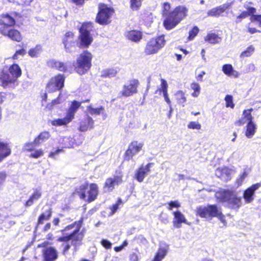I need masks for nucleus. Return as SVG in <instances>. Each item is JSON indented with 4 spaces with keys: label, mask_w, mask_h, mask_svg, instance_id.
Segmentation results:
<instances>
[{
    "label": "nucleus",
    "mask_w": 261,
    "mask_h": 261,
    "mask_svg": "<svg viewBox=\"0 0 261 261\" xmlns=\"http://www.w3.org/2000/svg\"><path fill=\"white\" fill-rule=\"evenodd\" d=\"M166 42L164 35L153 37L147 42L144 53L147 55L156 54L164 47Z\"/></svg>",
    "instance_id": "obj_6"
},
{
    "label": "nucleus",
    "mask_w": 261,
    "mask_h": 261,
    "mask_svg": "<svg viewBox=\"0 0 261 261\" xmlns=\"http://www.w3.org/2000/svg\"><path fill=\"white\" fill-rule=\"evenodd\" d=\"M0 32L5 36H8L10 39L17 42H20L22 40L20 33L17 30L13 29L8 27H1Z\"/></svg>",
    "instance_id": "obj_14"
},
{
    "label": "nucleus",
    "mask_w": 261,
    "mask_h": 261,
    "mask_svg": "<svg viewBox=\"0 0 261 261\" xmlns=\"http://www.w3.org/2000/svg\"><path fill=\"white\" fill-rule=\"evenodd\" d=\"M252 111V109H251L248 110H245L243 111V116H244L245 118L246 119V121H247V123L253 122V117L251 114V112Z\"/></svg>",
    "instance_id": "obj_45"
},
{
    "label": "nucleus",
    "mask_w": 261,
    "mask_h": 261,
    "mask_svg": "<svg viewBox=\"0 0 261 261\" xmlns=\"http://www.w3.org/2000/svg\"><path fill=\"white\" fill-rule=\"evenodd\" d=\"M83 218L67 226L64 229L62 230L63 236L58 238L59 242H67L70 240L72 241V244L76 247L79 246L83 238V234L79 231L82 226Z\"/></svg>",
    "instance_id": "obj_1"
},
{
    "label": "nucleus",
    "mask_w": 261,
    "mask_h": 261,
    "mask_svg": "<svg viewBox=\"0 0 261 261\" xmlns=\"http://www.w3.org/2000/svg\"><path fill=\"white\" fill-rule=\"evenodd\" d=\"M139 85V82L136 80L129 81L125 84L119 93L122 96L128 97L137 92V88Z\"/></svg>",
    "instance_id": "obj_13"
},
{
    "label": "nucleus",
    "mask_w": 261,
    "mask_h": 261,
    "mask_svg": "<svg viewBox=\"0 0 261 261\" xmlns=\"http://www.w3.org/2000/svg\"><path fill=\"white\" fill-rule=\"evenodd\" d=\"M161 88L159 89L160 91L162 92L163 93H165V92H168V84L166 81L163 79H161Z\"/></svg>",
    "instance_id": "obj_49"
},
{
    "label": "nucleus",
    "mask_w": 261,
    "mask_h": 261,
    "mask_svg": "<svg viewBox=\"0 0 261 261\" xmlns=\"http://www.w3.org/2000/svg\"><path fill=\"white\" fill-rule=\"evenodd\" d=\"M199 29L197 27H194L191 31L189 32V39L192 40L198 33Z\"/></svg>",
    "instance_id": "obj_51"
},
{
    "label": "nucleus",
    "mask_w": 261,
    "mask_h": 261,
    "mask_svg": "<svg viewBox=\"0 0 261 261\" xmlns=\"http://www.w3.org/2000/svg\"><path fill=\"white\" fill-rule=\"evenodd\" d=\"M233 69V67L231 64H225L222 67V71L224 74L229 76Z\"/></svg>",
    "instance_id": "obj_46"
},
{
    "label": "nucleus",
    "mask_w": 261,
    "mask_h": 261,
    "mask_svg": "<svg viewBox=\"0 0 261 261\" xmlns=\"http://www.w3.org/2000/svg\"><path fill=\"white\" fill-rule=\"evenodd\" d=\"M81 106V103L77 101H73L67 111L66 116L64 118L54 120L51 124L55 126L66 125L72 121L74 117V114Z\"/></svg>",
    "instance_id": "obj_9"
},
{
    "label": "nucleus",
    "mask_w": 261,
    "mask_h": 261,
    "mask_svg": "<svg viewBox=\"0 0 261 261\" xmlns=\"http://www.w3.org/2000/svg\"><path fill=\"white\" fill-rule=\"evenodd\" d=\"M42 195V192L40 189H36L32 195L31 196L29 200L26 201L25 205V206H30L35 201L38 200Z\"/></svg>",
    "instance_id": "obj_26"
},
{
    "label": "nucleus",
    "mask_w": 261,
    "mask_h": 261,
    "mask_svg": "<svg viewBox=\"0 0 261 261\" xmlns=\"http://www.w3.org/2000/svg\"><path fill=\"white\" fill-rule=\"evenodd\" d=\"M50 135L48 132H43L41 133L34 140L36 145H39V144L45 142L48 140Z\"/></svg>",
    "instance_id": "obj_28"
},
{
    "label": "nucleus",
    "mask_w": 261,
    "mask_h": 261,
    "mask_svg": "<svg viewBox=\"0 0 261 261\" xmlns=\"http://www.w3.org/2000/svg\"><path fill=\"white\" fill-rule=\"evenodd\" d=\"M130 261H138V256L136 253H132L129 255Z\"/></svg>",
    "instance_id": "obj_64"
},
{
    "label": "nucleus",
    "mask_w": 261,
    "mask_h": 261,
    "mask_svg": "<svg viewBox=\"0 0 261 261\" xmlns=\"http://www.w3.org/2000/svg\"><path fill=\"white\" fill-rule=\"evenodd\" d=\"M256 129V125L253 122L248 123L245 133L246 136L248 138H252L255 133Z\"/></svg>",
    "instance_id": "obj_32"
},
{
    "label": "nucleus",
    "mask_w": 261,
    "mask_h": 261,
    "mask_svg": "<svg viewBox=\"0 0 261 261\" xmlns=\"http://www.w3.org/2000/svg\"><path fill=\"white\" fill-rule=\"evenodd\" d=\"M41 50V46L40 45H37L35 47L30 49L29 51V55L31 57H36L40 54Z\"/></svg>",
    "instance_id": "obj_37"
},
{
    "label": "nucleus",
    "mask_w": 261,
    "mask_h": 261,
    "mask_svg": "<svg viewBox=\"0 0 261 261\" xmlns=\"http://www.w3.org/2000/svg\"><path fill=\"white\" fill-rule=\"evenodd\" d=\"M248 12L243 11L239 16L237 17V22L238 23L241 21L242 19L245 18L248 16Z\"/></svg>",
    "instance_id": "obj_59"
},
{
    "label": "nucleus",
    "mask_w": 261,
    "mask_h": 261,
    "mask_svg": "<svg viewBox=\"0 0 261 261\" xmlns=\"http://www.w3.org/2000/svg\"><path fill=\"white\" fill-rule=\"evenodd\" d=\"M98 187L95 184H91L90 185V190L88 192V201L91 202L95 199L98 195Z\"/></svg>",
    "instance_id": "obj_27"
},
{
    "label": "nucleus",
    "mask_w": 261,
    "mask_h": 261,
    "mask_svg": "<svg viewBox=\"0 0 261 261\" xmlns=\"http://www.w3.org/2000/svg\"><path fill=\"white\" fill-rule=\"evenodd\" d=\"M44 261H55L58 257L57 250L53 247H48L43 251Z\"/></svg>",
    "instance_id": "obj_19"
},
{
    "label": "nucleus",
    "mask_w": 261,
    "mask_h": 261,
    "mask_svg": "<svg viewBox=\"0 0 261 261\" xmlns=\"http://www.w3.org/2000/svg\"><path fill=\"white\" fill-rule=\"evenodd\" d=\"M260 183H256L252 185L244 191L243 198H244L246 203H249L253 200L254 193L260 187Z\"/></svg>",
    "instance_id": "obj_15"
},
{
    "label": "nucleus",
    "mask_w": 261,
    "mask_h": 261,
    "mask_svg": "<svg viewBox=\"0 0 261 261\" xmlns=\"http://www.w3.org/2000/svg\"><path fill=\"white\" fill-rule=\"evenodd\" d=\"M92 59V54L88 51H85L80 54L74 65L76 71L81 75L86 73L91 67Z\"/></svg>",
    "instance_id": "obj_5"
},
{
    "label": "nucleus",
    "mask_w": 261,
    "mask_h": 261,
    "mask_svg": "<svg viewBox=\"0 0 261 261\" xmlns=\"http://www.w3.org/2000/svg\"><path fill=\"white\" fill-rule=\"evenodd\" d=\"M75 42V39L74 38V34L71 32H68L65 34V37L63 38V43L64 45L66 44V43H73Z\"/></svg>",
    "instance_id": "obj_41"
},
{
    "label": "nucleus",
    "mask_w": 261,
    "mask_h": 261,
    "mask_svg": "<svg viewBox=\"0 0 261 261\" xmlns=\"http://www.w3.org/2000/svg\"><path fill=\"white\" fill-rule=\"evenodd\" d=\"M126 37L132 41L138 42L142 38V33L137 30H132L126 33Z\"/></svg>",
    "instance_id": "obj_24"
},
{
    "label": "nucleus",
    "mask_w": 261,
    "mask_h": 261,
    "mask_svg": "<svg viewBox=\"0 0 261 261\" xmlns=\"http://www.w3.org/2000/svg\"><path fill=\"white\" fill-rule=\"evenodd\" d=\"M225 100L226 101V107H230L233 108L234 106L233 101H232V97L231 95H227L225 96Z\"/></svg>",
    "instance_id": "obj_50"
},
{
    "label": "nucleus",
    "mask_w": 261,
    "mask_h": 261,
    "mask_svg": "<svg viewBox=\"0 0 261 261\" xmlns=\"http://www.w3.org/2000/svg\"><path fill=\"white\" fill-rule=\"evenodd\" d=\"M121 203H122V200L120 198L118 199L117 203H115V204H114L111 208V215H113L116 212V211L119 208V206L120 204H121Z\"/></svg>",
    "instance_id": "obj_52"
},
{
    "label": "nucleus",
    "mask_w": 261,
    "mask_h": 261,
    "mask_svg": "<svg viewBox=\"0 0 261 261\" xmlns=\"http://www.w3.org/2000/svg\"><path fill=\"white\" fill-rule=\"evenodd\" d=\"M94 127V120L92 117L86 115L83 117L79 122V130L80 132H86L89 129H92Z\"/></svg>",
    "instance_id": "obj_17"
},
{
    "label": "nucleus",
    "mask_w": 261,
    "mask_h": 261,
    "mask_svg": "<svg viewBox=\"0 0 261 261\" xmlns=\"http://www.w3.org/2000/svg\"><path fill=\"white\" fill-rule=\"evenodd\" d=\"M88 183H85L79 188L76 189V192L81 199H85L86 197V191L88 188Z\"/></svg>",
    "instance_id": "obj_35"
},
{
    "label": "nucleus",
    "mask_w": 261,
    "mask_h": 261,
    "mask_svg": "<svg viewBox=\"0 0 261 261\" xmlns=\"http://www.w3.org/2000/svg\"><path fill=\"white\" fill-rule=\"evenodd\" d=\"M188 9L185 6H178L175 7L163 22L166 30H170L175 28L187 15Z\"/></svg>",
    "instance_id": "obj_4"
},
{
    "label": "nucleus",
    "mask_w": 261,
    "mask_h": 261,
    "mask_svg": "<svg viewBox=\"0 0 261 261\" xmlns=\"http://www.w3.org/2000/svg\"><path fill=\"white\" fill-rule=\"evenodd\" d=\"M143 0H129L130 8L133 11H138L140 8Z\"/></svg>",
    "instance_id": "obj_39"
},
{
    "label": "nucleus",
    "mask_w": 261,
    "mask_h": 261,
    "mask_svg": "<svg viewBox=\"0 0 261 261\" xmlns=\"http://www.w3.org/2000/svg\"><path fill=\"white\" fill-rule=\"evenodd\" d=\"M153 164L149 163L145 166L142 165L136 171L135 178L137 180L140 182L143 181L145 177L149 173L150 171V168Z\"/></svg>",
    "instance_id": "obj_16"
},
{
    "label": "nucleus",
    "mask_w": 261,
    "mask_h": 261,
    "mask_svg": "<svg viewBox=\"0 0 261 261\" xmlns=\"http://www.w3.org/2000/svg\"><path fill=\"white\" fill-rule=\"evenodd\" d=\"M62 151H63L62 149H59V148L57 149V150H55L54 151L50 152L49 154V157L53 158V159H55L56 156Z\"/></svg>",
    "instance_id": "obj_58"
},
{
    "label": "nucleus",
    "mask_w": 261,
    "mask_h": 261,
    "mask_svg": "<svg viewBox=\"0 0 261 261\" xmlns=\"http://www.w3.org/2000/svg\"><path fill=\"white\" fill-rule=\"evenodd\" d=\"M50 64L52 66L55 67L57 69L60 71L66 72L67 71V67L66 64L58 61L53 60L50 61Z\"/></svg>",
    "instance_id": "obj_33"
},
{
    "label": "nucleus",
    "mask_w": 261,
    "mask_h": 261,
    "mask_svg": "<svg viewBox=\"0 0 261 261\" xmlns=\"http://www.w3.org/2000/svg\"><path fill=\"white\" fill-rule=\"evenodd\" d=\"M65 49L67 53H73L76 51V47L75 45V42L73 43H66L64 45Z\"/></svg>",
    "instance_id": "obj_43"
},
{
    "label": "nucleus",
    "mask_w": 261,
    "mask_h": 261,
    "mask_svg": "<svg viewBox=\"0 0 261 261\" xmlns=\"http://www.w3.org/2000/svg\"><path fill=\"white\" fill-rule=\"evenodd\" d=\"M232 170L228 167L218 168L216 170V175L221 180L227 181L231 178Z\"/></svg>",
    "instance_id": "obj_21"
},
{
    "label": "nucleus",
    "mask_w": 261,
    "mask_h": 261,
    "mask_svg": "<svg viewBox=\"0 0 261 261\" xmlns=\"http://www.w3.org/2000/svg\"><path fill=\"white\" fill-rule=\"evenodd\" d=\"M59 103H60L59 97H58L57 99L53 100L51 103L48 104L47 106V108L48 109L50 110V109H53V106H54L55 105H57Z\"/></svg>",
    "instance_id": "obj_60"
},
{
    "label": "nucleus",
    "mask_w": 261,
    "mask_h": 261,
    "mask_svg": "<svg viewBox=\"0 0 261 261\" xmlns=\"http://www.w3.org/2000/svg\"><path fill=\"white\" fill-rule=\"evenodd\" d=\"M162 8L163 16L165 17V18H167L170 13V12H169L171 8V5L170 3L168 2L163 3L162 5Z\"/></svg>",
    "instance_id": "obj_36"
},
{
    "label": "nucleus",
    "mask_w": 261,
    "mask_h": 261,
    "mask_svg": "<svg viewBox=\"0 0 261 261\" xmlns=\"http://www.w3.org/2000/svg\"><path fill=\"white\" fill-rule=\"evenodd\" d=\"M0 24L2 27H8L11 28L15 24V19L8 14H3L0 20Z\"/></svg>",
    "instance_id": "obj_25"
},
{
    "label": "nucleus",
    "mask_w": 261,
    "mask_h": 261,
    "mask_svg": "<svg viewBox=\"0 0 261 261\" xmlns=\"http://www.w3.org/2000/svg\"><path fill=\"white\" fill-rule=\"evenodd\" d=\"M174 218L173 219V225L176 228L181 227V224L185 223L190 225V223L187 221L184 215L180 211H176L173 212Z\"/></svg>",
    "instance_id": "obj_18"
},
{
    "label": "nucleus",
    "mask_w": 261,
    "mask_h": 261,
    "mask_svg": "<svg viewBox=\"0 0 261 261\" xmlns=\"http://www.w3.org/2000/svg\"><path fill=\"white\" fill-rule=\"evenodd\" d=\"M254 47L252 45H250L241 53L240 57L241 58L250 57L254 51Z\"/></svg>",
    "instance_id": "obj_42"
},
{
    "label": "nucleus",
    "mask_w": 261,
    "mask_h": 261,
    "mask_svg": "<svg viewBox=\"0 0 261 261\" xmlns=\"http://www.w3.org/2000/svg\"><path fill=\"white\" fill-rule=\"evenodd\" d=\"M21 75V69L17 64H13L8 69H3L0 72V82L4 88H14L18 85L17 79Z\"/></svg>",
    "instance_id": "obj_2"
},
{
    "label": "nucleus",
    "mask_w": 261,
    "mask_h": 261,
    "mask_svg": "<svg viewBox=\"0 0 261 261\" xmlns=\"http://www.w3.org/2000/svg\"><path fill=\"white\" fill-rule=\"evenodd\" d=\"M247 173L246 171H244L243 173L240 175L239 177L237 180V183L238 186L242 185L244 180L247 177Z\"/></svg>",
    "instance_id": "obj_53"
},
{
    "label": "nucleus",
    "mask_w": 261,
    "mask_h": 261,
    "mask_svg": "<svg viewBox=\"0 0 261 261\" xmlns=\"http://www.w3.org/2000/svg\"><path fill=\"white\" fill-rule=\"evenodd\" d=\"M255 66L253 63H250L248 64L246 68V72H252L254 71L255 70Z\"/></svg>",
    "instance_id": "obj_61"
},
{
    "label": "nucleus",
    "mask_w": 261,
    "mask_h": 261,
    "mask_svg": "<svg viewBox=\"0 0 261 261\" xmlns=\"http://www.w3.org/2000/svg\"><path fill=\"white\" fill-rule=\"evenodd\" d=\"M44 154L43 151L41 149H37L30 154V157L33 158H38L42 156Z\"/></svg>",
    "instance_id": "obj_48"
},
{
    "label": "nucleus",
    "mask_w": 261,
    "mask_h": 261,
    "mask_svg": "<svg viewBox=\"0 0 261 261\" xmlns=\"http://www.w3.org/2000/svg\"><path fill=\"white\" fill-rule=\"evenodd\" d=\"M168 250L167 246L160 247L154 258V261H161L166 256Z\"/></svg>",
    "instance_id": "obj_29"
},
{
    "label": "nucleus",
    "mask_w": 261,
    "mask_h": 261,
    "mask_svg": "<svg viewBox=\"0 0 261 261\" xmlns=\"http://www.w3.org/2000/svg\"><path fill=\"white\" fill-rule=\"evenodd\" d=\"M180 206V204L178 201H171L168 203V206L167 208L170 210L172 211L174 207L178 208Z\"/></svg>",
    "instance_id": "obj_47"
},
{
    "label": "nucleus",
    "mask_w": 261,
    "mask_h": 261,
    "mask_svg": "<svg viewBox=\"0 0 261 261\" xmlns=\"http://www.w3.org/2000/svg\"><path fill=\"white\" fill-rule=\"evenodd\" d=\"M175 96L177 102L184 106V104L187 100L185 93L182 91H178L176 92Z\"/></svg>",
    "instance_id": "obj_38"
},
{
    "label": "nucleus",
    "mask_w": 261,
    "mask_h": 261,
    "mask_svg": "<svg viewBox=\"0 0 261 261\" xmlns=\"http://www.w3.org/2000/svg\"><path fill=\"white\" fill-rule=\"evenodd\" d=\"M117 71L113 68L106 69L101 72V76L103 77H113L116 76Z\"/></svg>",
    "instance_id": "obj_34"
},
{
    "label": "nucleus",
    "mask_w": 261,
    "mask_h": 261,
    "mask_svg": "<svg viewBox=\"0 0 261 261\" xmlns=\"http://www.w3.org/2000/svg\"><path fill=\"white\" fill-rule=\"evenodd\" d=\"M188 127L190 129H200L201 128V125L198 122L192 121L189 123Z\"/></svg>",
    "instance_id": "obj_54"
},
{
    "label": "nucleus",
    "mask_w": 261,
    "mask_h": 261,
    "mask_svg": "<svg viewBox=\"0 0 261 261\" xmlns=\"http://www.w3.org/2000/svg\"><path fill=\"white\" fill-rule=\"evenodd\" d=\"M51 209L50 208L42 213L38 218V225L42 224L44 221L48 220L51 216Z\"/></svg>",
    "instance_id": "obj_31"
},
{
    "label": "nucleus",
    "mask_w": 261,
    "mask_h": 261,
    "mask_svg": "<svg viewBox=\"0 0 261 261\" xmlns=\"http://www.w3.org/2000/svg\"><path fill=\"white\" fill-rule=\"evenodd\" d=\"M143 143L138 141H133L128 145L124 156L125 161H129L133 159L134 156L140 152L143 146Z\"/></svg>",
    "instance_id": "obj_12"
},
{
    "label": "nucleus",
    "mask_w": 261,
    "mask_h": 261,
    "mask_svg": "<svg viewBox=\"0 0 261 261\" xmlns=\"http://www.w3.org/2000/svg\"><path fill=\"white\" fill-rule=\"evenodd\" d=\"M6 177V174L5 172H0V186L5 181Z\"/></svg>",
    "instance_id": "obj_63"
},
{
    "label": "nucleus",
    "mask_w": 261,
    "mask_h": 261,
    "mask_svg": "<svg viewBox=\"0 0 261 261\" xmlns=\"http://www.w3.org/2000/svg\"><path fill=\"white\" fill-rule=\"evenodd\" d=\"M112 13L113 10L111 8L104 4L100 5L96 19V21L101 24L107 23Z\"/></svg>",
    "instance_id": "obj_11"
},
{
    "label": "nucleus",
    "mask_w": 261,
    "mask_h": 261,
    "mask_svg": "<svg viewBox=\"0 0 261 261\" xmlns=\"http://www.w3.org/2000/svg\"><path fill=\"white\" fill-rule=\"evenodd\" d=\"M196 215L201 218L211 220L212 218L221 214V208L216 204H209L207 206H199L196 210Z\"/></svg>",
    "instance_id": "obj_7"
},
{
    "label": "nucleus",
    "mask_w": 261,
    "mask_h": 261,
    "mask_svg": "<svg viewBox=\"0 0 261 261\" xmlns=\"http://www.w3.org/2000/svg\"><path fill=\"white\" fill-rule=\"evenodd\" d=\"M215 197L218 202L225 203L232 209H238L242 204L241 198L233 190L220 189L215 193Z\"/></svg>",
    "instance_id": "obj_3"
},
{
    "label": "nucleus",
    "mask_w": 261,
    "mask_h": 261,
    "mask_svg": "<svg viewBox=\"0 0 261 261\" xmlns=\"http://www.w3.org/2000/svg\"><path fill=\"white\" fill-rule=\"evenodd\" d=\"M11 153V149L9 143L0 141V162Z\"/></svg>",
    "instance_id": "obj_23"
},
{
    "label": "nucleus",
    "mask_w": 261,
    "mask_h": 261,
    "mask_svg": "<svg viewBox=\"0 0 261 261\" xmlns=\"http://www.w3.org/2000/svg\"><path fill=\"white\" fill-rule=\"evenodd\" d=\"M65 77L64 74H58L52 77L46 85V90L48 92H53L62 89L64 86Z\"/></svg>",
    "instance_id": "obj_10"
},
{
    "label": "nucleus",
    "mask_w": 261,
    "mask_h": 261,
    "mask_svg": "<svg viewBox=\"0 0 261 261\" xmlns=\"http://www.w3.org/2000/svg\"><path fill=\"white\" fill-rule=\"evenodd\" d=\"M103 110V108L100 107L98 108H93L91 106L87 107V111L91 115H99Z\"/></svg>",
    "instance_id": "obj_40"
},
{
    "label": "nucleus",
    "mask_w": 261,
    "mask_h": 261,
    "mask_svg": "<svg viewBox=\"0 0 261 261\" xmlns=\"http://www.w3.org/2000/svg\"><path fill=\"white\" fill-rule=\"evenodd\" d=\"M230 5L228 3L224 4L219 7L212 9L207 12L209 16L218 17L227 9Z\"/></svg>",
    "instance_id": "obj_22"
},
{
    "label": "nucleus",
    "mask_w": 261,
    "mask_h": 261,
    "mask_svg": "<svg viewBox=\"0 0 261 261\" xmlns=\"http://www.w3.org/2000/svg\"><path fill=\"white\" fill-rule=\"evenodd\" d=\"M25 54V50L22 48L17 50L13 56L14 59H17L19 56H23Z\"/></svg>",
    "instance_id": "obj_56"
},
{
    "label": "nucleus",
    "mask_w": 261,
    "mask_h": 261,
    "mask_svg": "<svg viewBox=\"0 0 261 261\" xmlns=\"http://www.w3.org/2000/svg\"><path fill=\"white\" fill-rule=\"evenodd\" d=\"M101 245L107 249L112 248V243L106 239H102L100 242Z\"/></svg>",
    "instance_id": "obj_55"
},
{
    "label": "nucleus",
    "mask_w": 261,
    "mask_h": 261,
    "mask_svg": "<svg viewBox=\"0 0 261 261\" xmlns=\"http://www.w3.org/2000/svg\"><path fill=\"white\" fill-rule=\"evenodd\" d=\"M205 41L211 44L219 43L221 41V38L215 33H208L205 37Z\"/></svg>",
    "instance_id": "obj_30"
},
{
    "label": "nucleus",
    "mask_w": 261,
    "mask_h": 261,
    "mask_svg": "<svg viewBox=\"0 0 261 261\" xmlns=\"http://www.w3.org/2000/svg\"><path fill=\"white\" fill-rule=\"evenodd\" d=\"M92 28L91 23H84L80 29V35L79 37V43L80 47H88L92 43L93 38L90 34Z\"/></svg>",
    "instance_id": "obj_8"
},
{
    "label": "nucleus",
    "mask_w": 261,
    "mask_h": 261,
    "mask_svg": "<svg viewBox=\"0 0 261 261\" xmlns=\"http://www.w3.org/2000/svg\"><path fill=\"white\" fill-rule=\"evenodd\" d=\"M252 22L256 21L258 22L259 27H261V15H252L251 17Z\"/></svg>",
    "instance_id": "obj_57"
},
{
    "label": "nucleus",
    "mask_w": 261,
    "mask_h": 261,
    "mask_svg": "<svg viewBox=\"0 0 261 261\" xmlns=\"http://www.w3.org/2000/svg\"><path fill=\"white\" fill-rule=\"evenodd\" d=\"M191 88L194 91H200V85L197 83H192L191 84Z\"/></svg>",
    "instance_id": "obj_62"
},
{
    "label": "nucleus",
    "mask_w": 261,
    "mask_h": 261,
    "mask_svg": "<svg viewBox=\"0 0 261 261\" xmlns=\"http://www.w3.org/2000/svg\"><path fill=\"white\" fill-rule=\"evenodd\" d=\"M36 144L35 143V140L32 142H27L24 144L23 147V150L27 151H33L36 146Z\"/></svg>",
    "instance_id": "obj_44"
},
{
    "label": "nucleus",
    "mask_w": 261,
    "mask_h": 261,
    "mask_svg": "<svg viewBox=\"0 0 261 261\" xmlns=\"http://www.w3.org/2000/svg\"><path fill=\"white\" fill-rule=\"evenodd\" d=\"M122 178L120 176H114V177H110L106 179L105 186L104 191L105 192L112 191L116 185H118L121 183Z\"/></svg>",
    "instance_id": "obj_20"
}]
</instances>
